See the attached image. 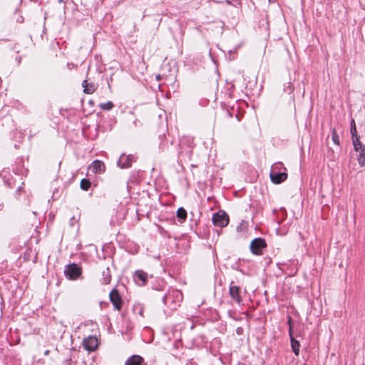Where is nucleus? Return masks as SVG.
Listing matches in <instances>:
<instances>
[{
    "label": "nucleus",
    "mask_w": 365,
    "mask_h": 365,
    "mask_svg": "<svg viewBox=\"0 0 365 365\" xmlns=\"http://www.w3.org/2000/svg\"><path fill=\"white\" fill-rule=\"evenodd\" d=\"M267 247L265 240L262 238L257 237L254 239L250 245V248L252 254L256 255H262V250Z\"/></svg>",
    "instance_id": "f257e3e1"
},
{
    "label": "nucleus",
    "mask_w": 365,
    "mask_h": 365,
    "mask_svg": "<svg viewBox=\"0 0 365 365\" xmlns=\"http://www.w3.org/2000/svg\"><path fill=\"white\" fill-rule=\"evenodd\" d=\"M212 222L215 226L224 227L228 225L229 217L225 212H218L213 215Z\"/></svg>",
    "instance_id": "f03ea898"
},
{
    "label": "nucleus",
    "mask_w": 365,
    "mask_h": 365,
    "mask_svg": "<svg viewBox=\"0 0 365 365\" xmlns=\"http://www.w3.org/2000/svg\"><path fill=\"white\" fill-rule=\"evenodd\" d=\"M65 274L69 279H76L81 275V270L76 264H72L67 266Z\"/></svg>",
    "instance_id": "7ed1b4c3"
},
{
    "label": "nucleus",
    "mask_w": 365,
    "mask_h": 365,
    "mask_svg": "<svg viewBox=\"0 0 365 365\" xmlns=\"http://www.w3.org/2000/svg\"><path fill=\"white\" fill-rule=\"evenodd\" d=\"M83 345L85 348V349L93 351L96 350V349L98 346V339L94 336H89L87 338H85L83 341Z\"/></svg>",
    "instance_id": "20e7f679"
},
{
    "label": "nucleus",
    "mask_w": 365,
    "mask_h": 365,
    "mask_svg": "<svg viewBox=\"0 0 365 365\" xmlns=\"http://www.w3.org/2000/svg\"><path fill=\"white\" fill-rule=\"evenodd\" d=\"M229 294L231 298L238 304L242 302V297L240 296V287L231 282L229 289Z\"/></svg>",
    "instance_id": "39448f33"
},
{
    "label": "nucleus",
    "mask_w": 365,
    "mask_h": 365,
    "mask_svg": "<svg viewBox=\"0 0 365 365\" xmlns=\"http://www.w3.org/2000/svg\"><path fill=\"white\" fill-rule=\"evenodd\" d=\"M109 298L114 307L117 310H120L122 307L121 297L116 289H113L109 294Z\"/></svg>",
    "instance_id": "423d86ee"
},
{
    "label": "nucleus",
    "mask_w": 365,
    "mask_h": 365,
    "mask_svg": "<svg viewBox=\"0 0 365 365\" xmlns=\"http://www.w3.org/2000/svg\"><path fill=\"white\" fill-rule=\"evenodd\" d=\"M90 170L93 173L101 174V173H104V171L106 170V166L102 161L96 160L91 165Z\"/></svg>",
    "instance_id": "0eeeda50"
},
{
    "label": "nucleus",
    "mask_w": 365,
    "mask_h": 365,
    "mask_svg": "<svg viewBox=\"0 0 365 365\" xmlns=\"http://www.w3.org/2000/svg\"><path fill=\"white\" fill-rule=\"evenodd\" d=\"M133 161V155H122L118 160V165L122 168H127L131 166Z\"/></svg>",
    "instance_id": "6e6552de"
},
{
    "label": "nucleus",
    "mask_w": 365,
    "mask_h": 365,
    "mask_svg": "<svg viewBox=\"0 0 365 365\" xmlns=\"http://www.w3.org/2000/svg\"><path fill=\"white\" fill-rule=\"evenodd\" d=\"M125 365H145L144 359L140 355H133L125 362Z\"/></svg>",
    "instance_id": "1a4fd4ad"
},
{
    "label": "nucleus",
    "mask_w": 365,
    "mask_h": 365,
    "mask_svg": "<svg viewBox=\"0 0 365 365\" xmlns=\"http://www.w3.org/2000/svg\"><path fill=\"white\" fill-rule=\"evenodd\" d=\"M287 178V174L285 173H271L270 178L272 182L279 184L284 181Z\"/></svg>",
    "instance_id": "9d476101"
},
{
    "label": "nucleus",
    "mask_w": 365,
    "mask_h": 365,
    "mask_svg": "<svg viewBox=\"0 0 365 365\" xmlns=\"http://www.w3.org/2000/svg\"><path fill=\"white\" fill-rule=\"evenodd\" d=\"M289 336H290V340H291V346L293 352L296 356H298L299 354V346L300 344L299 342L296 340L292 334V329H289Z\"/></svg>",
    "instance_id": "9b49d317"
},
{
    "label": "nucleus",
    "mask_w": 365,
    "mask_h": 365,
    "mask_svg": "<svg viewBox=\"0 0 365 365\" xmlns=\"http://www.w3.org/2000/svg\"><path fill=\"white\" fill-rule=\"evenodd\" d=\"M134 277L135 280L142 282L141 285H145L148 280V274L142 270H138L135 272Z\"/></svg>",
    "instance_id": "f8f14e48"
},
{
    "label": "nucleus",
    "mask_w": 365,
    "mask_h": 365,
    "mask_svg": "<svg viewBox=\"0 0 365 365\" xmlns=\"http://www.w3.org/2000/svg\"><path fill=\"white\" fill-rule=\"evenodd\" d=\"M82 86L84 88L83 91L86 93L92 94L96 91L95 85L93 83H88L86 80L83 81Z\"/></svg>",
    "instance_id": "ddd939ff"
},
{
    "label": "nucleus",
    "mask_w": 365,
    "mask_h": 365,
    "mask_svg": "<svg viewBox=\"0 0 365 365\" xmlns=\"http://www.w3.org/2000/svg\"><path fill=\"white\" fill-rule=\"evenodd\" d=\"M352 143L354 145V150L356 152H358V151L365 149V146L362 144V143L359 140V136L352 138Z\"/></svg>",
    "instance_id": "4468645a"
},
{
    "label": "nucleus",
    "mask_w": 365,
    "mask_h": 365,
    "mask_svg": "<svg viewBox=\"0 0 365 365\" xmlns=\"http://www.w3.org/2000/svg\"><path fill=\"white\" fill-rule=\"evenodd\" d=\"M358 152H359V155H358L357 160H358V162H359V164L360 165V166L363 167L365 165V149L361 150Z\"/></svg>",
    "instance_id": "2eb2a0df"
},
{
    "label": "nucleus",
    "mask_w": 365,
    "mask_h": 365,
    "mask_svg": "<svg viewBox=\"0 0 365 365\" xmlns=\"http://www.w3.org/2000/svg\"><path fill=\"white\" fill-rule=\"evenodd\" d=\"M177 217L184 221L187 217V212L183 207H180L177 210Z\"/></svg>",
    "instance_id": "dca6fc26"
},
{
    "label": "nucleus",
    "mask_w": 365,
    "mask_h": 365,
    "mask_svg": "<svg viewBox=\"0 0 365 365\" xmlns=\"http://www.w3.org/2000/svg\"><path fill=\"white\" fill-rule=\"evenodd\" d=\"M103 283L104 284H109L110 282V279H111V276H110V274L109 273V269L108 268L106 269V271H103Z\"/></svg>",
    "instance_id": "f3484780"
},
{
    "label": "nucleus",
    "mask_w": 365,
    "mask_h": 365,
    "mask_svg": "<svg viewBox=\"0 0 365 365\" xmlns=\"http://www.w3.org/2000/svg\"><path fill=\"white\" fill-rule=\"evenodd\" d=\"M91 182L88 179H82L81 181V188L83 190L87 191L91 187Z\"/></svg>",
    "instance_id": "a211bd4d"
},
{
    "label": "nucleus",
    "mask_w": 365,
    "mask_h": 365,
    "mask_svg": "<svg viewBox=\"0 0 365 365\" xmlns=\"http://www.w3.org/2000/svg\"><path fill=\"white\" fill-rule=\"evenodd\" d=\"M99 106L102 110H110L114 107V104L111 101H108L107 103L100 104Z\"/></svg>",
    "instance_id": "6ab92c4d"
},
{
    "label": "nucleus",
    "mask_w": 365,
    "mask_h": 365,
    "mask_svg": "<svg viewBox=\"0 0 365 365\" xmlns=\"http://www.w3.org/2000/svg\"><path fill=\"white\" fill-rule=\"evenodd\" d=\"M350 132H351L352 138H355V137H358L359 136V135H357L356 127L355 121H354V119H352L351 121Z\"/></svg>",
    "instance_id": "aec40b11"
},
{
    "label": "nucleus",
    "mask_w": 365,
    "mask_h": 365,
    "mask_svg": "<svg viewBox=\"0 0 365 365\" xmlns=\"http://www.w3.org/2000/svg\"><path fill=\"white\" fill-rule=\"evenodd\" d=\"M331 138H332V140L333 142L337 145H340V141H339V135L337 134L336 131L335 129H333L332 130V132H331Z\"/></svg>",
    "instance_id": "412c9836"
},
{
    "label": "nucleus",
    "mask_w": 365,
    "mask_h": 365,
    "mask_svg": "<svg viewBox=\"0 0 365 365\" xmlns=\"http://www.w3.org/2000/svg\"><path fill=\"white\" fill-rule=\"evenodd\" d=\"M236 331H237V333L238 334H241L242 333V328H241V327H238V328L237 329Z\"/></svg>",
    "instance_id": "4be33fe9"
},
{
    "label": "nucleus",
    "mask_w": 365,
    "mask_h": 365,
    "mask_svg": "<svg viewBox=\"0 0 365 365\" xmlns=\"http://www.w3.org/2000/svg\"><path fill=\"white\" fill-rule=\"evenodd\" d=\"M49 350H46L45 352H44V355L47 356L49 354Z\"/></svg>",
    "instance_id": "5701e85b"
}]
</instances>
